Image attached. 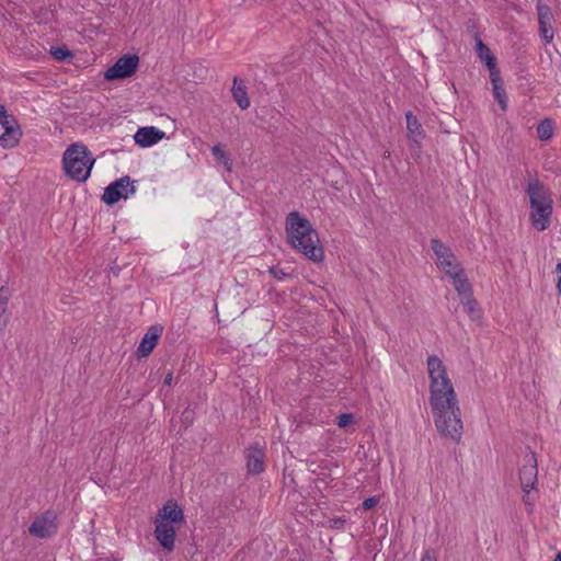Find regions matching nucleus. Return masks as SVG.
<instances>
[{
	"mask_svg": "<svg viewBox=\"0 0 561 561\" xmlns=\"http://www.w3.org/2000/svg\"><path fill=\"white\" fill-rule=\"evenodd\" d=\"M408 138L412 140L416 147H420L421 140L425 137L424 130L417 117L412 112L405 113Z\"/></svg>",
	"mask_w": 561,
	"mask_h": 561,
	"instance_id": "obj_17",
	"label": "nucleus"
},
{
	"mask_svg": "<svg viewBox=\"0 0 561 561\" xmlns=\"http://www.w3.org/2000/svg\"><path fill=\"white\" fill-rule=\"evenodd\" d=\"M9 130L10 131H2V127L0 126V146L3 148H8L5 145L7 141L11 142L10 140L14 137V133L12 134V130Z\"/></svg>",
	"mask_w": 561,
	"mask_h": 561,
	"instance_id": "obj_33",
	"label": "nucleus"
},
{
	"mask_svg": "<svg viewBox=\"0 0 561 561\" xmlns=\"http://www.w3.org/2000/svg\"><path fill=\"white\" fill-rule=\"evenodd\" d=\"M460 302L463 306L466 312L470 316L471 319H477L479 316L477 314V306L478 301L473 297V293L469 296L466 295L460 298Z\"/></svg>",
	"mask_w": 561,
	"mask_h": 561,
	"instance_id": "obj_24",
	"label": "nucleus"
},
{
	"mask_svg": "<svg viewBox=\"0 0 561 561\" xmlns=\"http://www.w3.org/2000/svg\"><path fill=\"white\" fill-rule=\"evenodd\" d=\"M476 51L478 57L485 64L489 71H495L497 69V62L495 56L491 53L489 46L484 44L481 38L476 35Z\"/></svg>",
	"mask_w": 561,
	"mask_h": 561,
	"instance_id": "obj_19",
	"label": "nucleus"
},
{
	"mask_svg": "<svg viewBox=\"0 0 561 561\" xmlns=\"http://www.w3.org/2000/svg\"><path fill=\"white\" fill-rule=\"evenodd\" d=\"M232 98L241 110H248L251 105L248 96L247 87L237 77L233 78V85L231 89Z\"/></svg>",
	"mask_w": 561,
	"mask_h": 561,
	"instance_id": "obj_20",
	"label": "nucleus"
},
{
	"mask_svg": "<svg viewBox=\"0 0 561 561\" xmlns=\"http://www.w3.org/2000/svg\"><path fill=\"white\" fill-rule=\"evenodd\" d=\"M430 378V405L437 431L445 437L459 442L462 435L461 412L453 382L446 367L436 355L427 357Z\"/></svg>",
	"mask_w": 561,
	"mask_h": 561,
	"instance_id": "obj_1",
	"label": "nucleus"
},
{
	"mask_svg": "<svg viewBox=\"0 0 561 561\" xmlns=\"http://www.w3.org/2000/svg\"><path fill=\"white\" fill-rule=\"evenodd\" d=\"M346 519L343 517H334L328 520L327 527L331 529L342 530L345 527Z\"/></svg>",
	"mask_w": 561,
	"mask_h": 561,
	"instance_id": "obj_31",
	"label": "nucleus"
},
{
	"mask_svg": "<svg viewBox=\"0 0 561 561\" xmlns=\"http://www.w3.org/2000/svg\"><path fill=\"white\" fill-rule=\"evenodd\" d=\"M354 421V416L352 413H342L336 419V424L339 427L344 428L352 424Z\"/></svg>",
	"mask_w": 561,
	"mask_h": 561,
	"instance_id": "obj_29",
	"label": "nucleus"
},
{
	"mask_svg": "<svg viewBox=\"0 0 561 561\" xmlns=\"http://www.w3.org/2000/svg\"><path fill=\"white\" fill-rule=\"evenodd\" d=\"M154 519L176 526L184 522V513L175 501L170 500L158 511Z\"/></svg>",
	"mask_w": 561,
	"mask_h": 561,
	"instance_id": "obj_11",
	"label": "nucleus"
},
{
	"mask_svg": "<svg viewBox=\"0 0 561 561\" xmlns=\"http://www.w3.org/2000/svg\"><path fill=\"white\" fill-rule=\"evenodd\" d=\"M268 273L276 278L277 280H284L288 277H290V274L285 272L283 268H279L277 266H271L268 268Z\"/></svg>",
	"mask_w": 561,
	"mask_h": 561,
	"instance_id": "obj_30",
	"label": "nucleus"
},
{
	"mask_svg": "<svg viewBox=\"0 0 561 561\" xmlns=\"http://www.w3.org/2000/svg\"><path fill=\"white\" fill-rule=\"evenodd\" d=\"M162 332V328L158 325H152L149 328V330L145 333L142 336L138 348H137V356L138 357H147L149 356L154 347L158 344V341L160 339Z\"/></svg>",
	"mask_w": 561,
	"mask_h": 561,
	"instance_id": "obj_13",
	"label": "nucleus"
},
{
	"mask_svg": "<svg viewBox=\"0 0 561 561\" xmlns=\"http://www.w3.org/2000/svg\"><path fill=\"white\" fill-rule=\"evenodd\" d=\"M431 248L434 254L437 256L439 265L446 275L460 268V264L457 262L456 256L451 252L450 248L444 244L439 239L433 238L431 240Z\"/></svg>",
	"mask_w": 561,
	"mask_h": 561,
	"instance_id": "obj_8",
	"label": "nucleus"
},
{
	"mask_svg": "<svg viewBox=\"0 0 561 561\" xmlns=\"http://www.w3.org/2000/svg\"><path fill=\"white\" fill-rule=\"evenodd\" d=\"M211 153L218 162H220L227 171H231L232 160L228 152H226L220 145H216L211 148Z\"/></svg>",
	"mask_w": 561,
	"mask_h": 561,
	"instance_id": "obj_23",
	"label": "nucleus"
},
{
	"mask_svg": "<svg viewBox=\"0 0 561 561\" xmlns=\"http://www.w3.org/2000/svg\"><path fill=\"white\" fill-rule=\"evenodd\" d=\"M58 530L57 513L54 510H47L41 515L36 516L31 526L28 533L41 539H47L53 537Z\"/></svg>",
	"mask_w": 561,
	"mask_h": 561,
	"instance_id": "obj_7",
	"label": "nucleus"
},
{
	"mask_svg": "<svg viewBox=\"0 0 561 561\" xmlns=\"http://www.w3.org/2000/svg\"><path fill=\"white\" fill-rule=\"evenodd\" d=\"M557 272L559 273V279H558L557 287L559 290V295L561 296V262L557 265Z\"/></svg>",
	"mask_w": 561,
	"mask_h": 561,
	"instance_id": "obj_37",
	"label": "nucleus"
},
{
	"mask_svg": "<svg viewBox=\"0 0 561 561\" xmlns=\"http://www.w3.org/2000/svg\"><path fill=\"white\" fill-rule=\"evenodd\" d=\"M379 503V497L374 495L365 499L362 503V507L365 511H369L374 508Z\"/></svg>",
	"mask_w": 561,
	"mask_h": 561,
	"instance_id": "obj_32",
	"label": "nucleus"
},
{
	"mask_svg": "<svg viewBox=\"0 0 561 561\" xmlns=\"http://www.w3.org/2000/svg\"><path fill=\"white\" fill-rule=\"evenodd\" d=\"M182 420L186 424H191L193 422V412L185 410L182 414Z\"/></svg>",
	"mask_w": 561,
	"mask_h": 561,
	"instance_id": "obj_35",
	"label": "nucleus"
},
{
	"mask_svg": "<svg viewBox=\"0 0 561 561\" xmlns=\"http://www.w3.org/2000/svg\"><path fill=\"white\" fill-rule=\"evenodd\" d=\"M134 182L135 181H133L130 176L125 175L110 183L104 190L102 202L108 206H113L122 198H128L129 195H133L136 192Z\"/></svg>",
	"mask_w": 561,
	"mask_h": 561,
	"instance_id": "obj_5",
	"label": "nucleus"
},
{
	"mask_svg": "<svg viewBox=\"0 0 561 561\" xmlns=\"http://www.w3.org/2000/svg\"><path fill=\"white\" fill-rule=\"evenodd\" d=\"M421 561H437L436 552L432 549L425 550V552L422 556Z\"/></svg>",
	"mask_w": 561,
	"mask_h": 561,
	"instance_id": "obj_34",
	"label": "nucleus"
},
{
	"mask_svg": "<svg viewBox=\"0 0 561 561\" xmlns=\"http://www.w3.org/2000/svg\"><path fill=\"white\" fill-rule=\"evenodd\" d=\"M538 23H539V33H540L541 38L547 44L551 43L553 39V36H554L552 24L545 23V21L538 22Z\"/></svg>",
	"mask_w": 561,
	"mask_h": 561,
	"instance_id": "obj_26",
	"label": "nucleus"
},
{
	"mask_svg": "<svg viewBox=\"0 0 561 561\" xmlns=\"http://www.w3.org/2000/svg\"><path fill=\"white\" fill-rule=\"evenodd\" d=\"M286 233L293 248L301 252L308 260L320 262L323 260V248L319 234L309 219L298 211H291L286 217Z\"/></svg>",
	"mask_w": 561,
	"mask_h": 561,
	"instance_id": "obj_2",
	"label": "nucleus"
},
{
	"mask_svg": "<svg viewBox=\"0 0 561 561\" xmlns=\"http://www.w3.org/2000/svg\"><path fill=\"white\" fill-rule=\"evenodd\" d=\"M111 273H113V275L115 276H118L119 272H121V268L118 265L116 264H113L110 268Z\"/></svg>",
	"mask_w": 561,
	"mask_h": 561,
	"instance_id": "obj_38",
	"label": "nucleus"
},
{
	"mask_svg": "<svg viewBox=\"0 0 561 561\" xmlns=\"http://www.w3.org/2000/svg\"><path fill=\"white\" fill-rule=\"evenodd\" d=\"M538 476V463L536 454L529 450L523 458V466L519 469V481L522 488H535Z\"/></svg>",
	"mask_w": 561,
	"mask_h": 561,
	"instance_id": "obj_9",
	"label": "nucleus"
},
{
	"mask_svg": "<svg viewBox=\"0 0 561 561\" xmlns=\"http://www.w3.org/2000/svg\"><path fill=\"white\" fill-rule=\"evenodd\" d=\"M0 126L2 127V131H10L9 129H11L12 134L14 133V137L10 140L11 142L7 141V147L13 148L16 146L22 137L20 125L16 118L9 114L5 106L2 104H0Z\"/></svg>",
	"mask_w": 561,
	"mask_h": 561,
	"instance_id": "obj_12",
	"label": "nucleus"
},
{
	"mask_svg": "<svg viewBox=\"0 0 561 561\" xmlns=\"http://www.w3.org/2000/svg\"><path fill=\"white\" fill-rule=\"evenodd\" d=\"M154 524V530L153 536L156 540L159 542V545L162 547V549L167 552H172L175 547V536L176 530L175 526L169 525L164 522L156 520Z\"/></svg>",
	"mask_w": 561,
	"mask_h": 561,
	"instance_id": "obj_10",
	"label": "nucleus"
},
{
	"mask_svg": "<svg viewBox=\"0 0 561 561\" xmlns=\"http://www.w3.org/2000/svg\"><path fill=\"white\" fill-rule=\"evenodd\" d=\"M172 381H173V374L170 371L165 375L164 379H163V385L165 386H171L172 385Z\"/></svg>",
	"mask_w": 561,
	"mask_h": 561,
	"instance_id": "obj_36",
	"label": "nucleus"
},
{
	"mask_svg": "<svg viewBox=\"0 0 561 561\" xmlns=\"http://www.w3.org/2000/svg\"><path fill=\"white\" fill-rule=\"evenodd\" d=\"M522 489L525 493L522 500H523L524 504L527 506V512L530 514L534 511L535 499L531 497V495H530V491L534 488H522Z\"/></svg>",
	"mask_w": 561,
	"mask_h": 561,
	"instance_id": "obj_28",
	"label": "nucleus"
},
{
	"mask_svg": "<svg viewBox=\"0 0 561 561\" xmlns=\"http://www.w3.org/2000/svg\"><path fill=\"white\" fill-rule=\"evenodd\" d=\"M265 454L257 444L250 446L247 450V468L251 474H260L264 471Z\"/></svg>",
	"mask_w": 561,
	"mask_h": 561,
	"instance_id": "obj_15",
	"label": "nucleus"
},
{
	"mask_svg": "<svg viewBox=\"0 0 561 561\" xmlns=\"http://www.w3.org/2000/svg\"><path fill=\"white\" fill-rule=\"evenodd\" d=\"M10 296H11L10 289L5 286H2L0 288V313L5 312ZM4 324H5L4 322L0 321V332L3 330Z\"/></svg>",
	"mask_w": 561,
	"mask_h": 561,
	"instance_id": "obj_27",
	"label": "nucleus"
},
{
	"mask_svg": "<svg viewBox=\"0 0 561 561\" xmlns=\"http://www.w3.org/2000/svg\"><path fill=\"white\" fill-rule=\"evenodd\" d=\"M526 192L529 196L533 226L539 231L548 229L553 207L547 188L540 181L535 179L528 182Z\"/></svg>",
	"mask_w": 561,
	"mask_h": 561,
	"instance_id": "obj_4",
	"label": "nucleus"
},
{
	"mask_svg": "<svg viewBox=\"0 0 561 561\" xmlns=\"http://www.w3.org/2000/svg\"><path fill=\"white\" fill-rule=\"evenodd\" d=\"M96 159L82 142L71 144L62 154L65 174L78 183H85Z\"/></svg>",
	"mask_w": 561,
	"mask_h": 561,
	"instance_id": "obj_3",
	"label": "nucleus"
},
{
	"mask_svg": "<svg viewBox=\"0 0 561 561\" xmlns=\"http://www.w3.org/2000/svg\"><path fill=\"white\" fill-rule=\"evenodd\" d=\"M193 548H194L195 550H197V549H196V547H195V545H194V543H191V549H193ZM195 554H196V551H194V552H193V557H194Z\"/></svg>",
	"mask_w": 561,
	"mask_h": 561,
	"instance_id": "obj_40",
	"label": "nucleus"
},
{
	"mask_svg": "<svg viewBox=\"0 0 561 561\" xmlns=\"http://www.w3.org/2000/svg\"><path fill=\"white\" fill-rule=\"evenodd\" d=\"M490 80L492 83V91L494 99L499 102L502 111L507 110V95L500 75V70L490 72Z\"/></svg>",
	"mask_w": 561,
	"mask_h": 561,
	"instance_id": "obj_16",
	"label": "nucleus"
},
{
	"mask_svg": "<svg viewBox=\"0 0 561 561\" xmlns=\"http://www.w3.org/2000/svg\"><path fill=\"white\" fill-rule=\"evenodd\" d=\"M537 11H538V22L550 23L552 24L553 21V14L549 5L547 4H537Z\"/></svg>",
	"mask_w": 561,
	"mask_h": 561,
	"instance_id": "obj_25",
	"label": "nucleus"
},
{
	"mask_svg": "<svg viewBox=\"0 0 561 561\" xmlns=\"http://www.w3.org/2000/svg\"><path fill=\"white\" fill-rule=\"evenodd\" d=\"M553 561H561V551L557 553Z\"/></svg>",
	"mask_w": 561,
	"mask_h": 561,
	"instance_id": "obj_39",
	"label": "nucleus"
},
{
	"mask_svg": "<svg viewBox=\"0 0 561 561\" xmlns=\"http://www.w3.org/2000/svg\"><path fill=\"white\" fill-rule=\"evenodd\" d=\"M553 122L550 118L542 119L537 126V136L540 140L547 141L553 136Z\"/></svg>",
	"mask_w": 561,
	"mask_h": 561,
	"instance_id": "obj_21",
	"label": "nucleus"
},
{
	"mask_svg": "<svg viewBox=\"0 0 561 561\" xmlns=\"http://www.w3.org/2000/svg\"><path fill=\"white\" fill-rule=\"evenodd\" d=\"M139 66V57L137 55L125 54L119 57L116 62L106 69L104 79L106 81H115L126 79L134 76Z\"/></svg>",
	"mask_w": 561,
	"mask_h": 561,
	"instance_id": "obj_6",
	"label": "nucleus"
},
{
	"mask_svg": "<svg viewBox=\"0 0 561 561\" xmlns=\"http://www.w3.org/2000/svg\"><path fill=\"white\" fill-rule=\"evenodd\" d=\"M49 54L54 59L58 61H71L73 58L72 51L65 45L62 46H51Z\"/></svg>",
	"mask_w": 561,
	"mask_h": 561,
	"instance_id": "obj_22",
	"label": "nucleus"
},
{
	"mask_svg": "<svg viewBox=\"0 0 561 561\" xmlns=\"http://www.w3.org/2000/svg\"><path fill=\"white\" fill-rule=\"evenodd\" d=\"M448 276L453 279V285L455 290L461 297L466 295H471L473 293L472 286L463 271V268H458L453 273L448 274Z\"/></svg>",
	"mask_w": 561,
	"mask_h": 561,
	"instance_id": "obj_18",
	"label": "nucleus"
},
{
	"mask_svg": "<svg viewBox=\"0 0 561 561\" xmlns=\"http://www.w3.org/2000/svg\"><path fill=\"white\" fill-rule=\"evenodd\" d=\"M164 135V131L154 126H146L138 128L134 139L138 146L146 148L158 144Z\"/></svg>",
	"mask_w": 561,
	"mask_h": 561,
	"instance_id": "obj_14",
	"label": "nucleus"
}]
</instances>
